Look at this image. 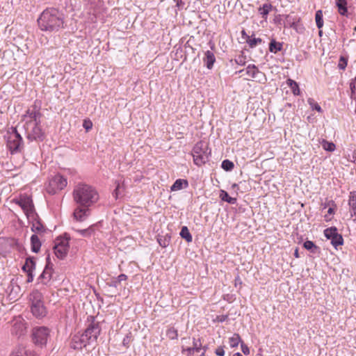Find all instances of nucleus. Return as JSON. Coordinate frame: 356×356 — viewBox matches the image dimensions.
Wrapping results in <instances>:
<instances>
[{"label":"nucleus","instance_id":"obj_1","mask_svg":"<svg viewBox=\"0 0 356 356\" xmlns=\"http://www.w3.org/2000/svg\"><path fill=\"white\" fill-rule=\"evenodd\" d=\"M42 114L36 106L29 108L23 116L24 128L29 140H43L44 133L40 124Z\"/></svg>","mask_w":356,"mask_h":356},{"label":"nucleus","instance_id":"obj_2","mask_svg":"<svg viewBox=\"0 0 356 356\" xmlns=\"http://www.w3.org/2000/svg\"><path fill=\"white\" fill-rule=\"evenodd\" d=\"M38 24L42 31H58L65 28L64 16L56 8H47L40 14Z\"/></svg>","mask_w":356,"mask_h":356},{"label":"nucleus","instance_id":"obj_3","mask_svg":"<svg viewBox=\"0 0 356 356\" xmlns=\"http://www.w3.org/2000/svg\"><path fill=\"white\" fill-rule=\"evenodd\" d=\"M74 200L80 206L89 207L99 200L97 191L91 186L79 184L73 191Z\"/></svg>","mask_w":356,"mask_h":356},{"label":"nucleus","instance_id":"obj_4","mask_svg":"<svg viewBox=\"0 0 356 356\" xmlns=\"http://www.w3.org/2000/svg\"><path fill=\"white\" fill-rule=\"evenodd\" d=\"M209 144L204 141L197 143L193 148L192 156L193 162L197 166H201L209 161L211 156Z\"/></svg>","mask_w":356,"mask_h":356},{"label":"nucleus","instance_id":"obj_5","mask_svg":"<svg viewBox=\"0 0 356 356\" xmlns=\"http://www.w3.org/2000/svg\"><path fill=\"white\" fill-rule=\"evenodd\" d=\"M31 301V312L36 318H42L47 314V309L42 301V295L38 290L33 291L30 294Z\"/></svg>","mask_w":356,"mask_h":356},{"label":"nucleus","instance_id":"obj_6","mask_svg":"<svg viewBox=\"0 0 356 356\" xmlns=\"http://www.w3.org/2000/svg\"><path fill=\"white\" fill-rule=\"evenodd\" d=\"M13 202L19 206L29 220H35L37 214L31 197L27 195H22L14 199Z\"/></svg>","mask_w":356,"mask_h":356},{"label":"nucleus","instance_id":"obj_7","mask_svg":"<svg viewBox=\"0 0 356 356\" xmlns=\"http://www.w3.org/2000/svg\"><path fill=\"white\" fill-rule=\"evenodd\" d=\"M7 147L11 154L17 153L22 148V138L16 129H13L7 137Z\"/></svg>","mask_w":356,"mask_h":356},{"label":"nucleus","instance_id":"obj_8","mask_svg":"<svg viewBox=\"0 0 356 356\" xmlns=\"http://www.w3.org/2000/svg\"><path fill=\"white\" fill-rule=\"evenodd\" d=\"M20 245L18 241L15 238L0 237V254L6 257L10 254L13 250H19Z\"/></svg>","mask_w":356,"mask_h":356},{"label":"nucleus","instance_id":"obj_9","mask_svg":"<svg viewBox=\"0 0 356 356\" xmlns=\"http://www.w3.org/2000/svg\"><path fill=\"white\" fill-rule=\"evenodd\" d=\"M69 237H60L56 238L54 246V252L57 258L64 259L69 250Z\"/></svg>","mask_w":356,"mask_h":356},{"label":"nucleus","instance_id":"obj_10","mask_svg":"<svg viewBox=\"0 0 356 356\" xmlns=\"http://www.w3.org/2000/svg\"><path fill=\"white\" fill-rule=\"evenodd\" d=\"M67 184V179L57 174L50 179L47 191L49 194H55L66 187Z\"/></svg>","mask_w":356,"mask_h":356},{"label":"nucleus","instance_id":"obj_11","mask_svg":"<svg viewBox=\"0 0 356 356\" xmlns=\"http://www.w3.org/2000/svg\"><path fill=\"white\" fill-rule=\"evenodd\" d=\"M101 327L99 323L93 320L86 329L85 332L82 334L90 344L97 341V339L100 334Z\"/></svg>","mask_w":356,"mask_h":356},{"label":"nucleus","instance_id":"obj_12","mask_svg":"<svg viewBox=\"0 0 356 356\" xmlns=\"http://www.w3.org/2000/svg\"><path fill=\"white\" fill-rule=\"evenodd\" d=\"M49 337V330L45 327H35L33 330V340L37 345L43 346L47 343Z\"/></svg>","mask_w":356,"mask_h":356},{"label":"nucleus","instance_id":"obj_13","mask_svg":"<svg viewBox=\"0 0 356 356\" xmlns=\"http://www.w3.org/2000/svg\"><path fill=\"white\" fill-rule=\"evenodd\" d=\"M300 18L298 15L293 14L285 15L283 26L284 27L293 28L298 33H302L304 27L302 24L300 23Z\"/></svg>","mask_w":356,"mask_h":356},{"label":"nucleus","instance_id":"obj_14","mask_svg":"<svg viewBox=\"0 0 356 356\" xmlns=\"http://www.w3.org/2000/svg\"><path fill=\"white\" fill-rule=\"evenodd\" d=\"M324 234L327 239L331 241L332 245L335 248L342 245L343 243L342 236L338 233L337 229L334 227L325 229Z\"/></svg>","mask_w":356,"mask_h":356},{"label":"nucleus","instance_id":"obj_15","mask_svg":"<svg viewBox=\"0 0 356 356\" xmlns=\"http://www.w3.org/2000/svg\"><path fill=\"white\" fill-rule=\"evenodd\" d=\"M46 260V266L42 274L38 277V280L45 285L50 282L53 273V264L51 263L49 255L47 256Z\"/></svg>","mask_w":356,"mask_h":356},{"label":"nucleus","instance_id":"obj_16","mask_svg":"<svg viewBox=\"0 0 356 356\" xmlns=\"http://www.w3.org/2000/svg\"><path fill=\"white\" fill-rule=\"evenodd\" d=\"M88 345H90V343L88 341V338H86L82 334L74 335L70 343L71 348L74 350H81Z\"/></svg>","mask_w":356,"mask_h":356},{"label":"nucleus","instance_id":"obj_17","mask_svg":"<svg viewBox=\"0 0 356 356\" xmlns=\"http://www.w3.org/2000/svg\"><path fill=\"white\" fill-rule=\"evenodd\" d=\"M13 323L12 333L17 336L24 334L26 329L24 320L20 316H18L13 320Z\"/></svg>","mask_w":356,"mask_h":356},{"label":"nucleus","instance_id":"obj_18","mask_svg":"<svg viewBox=\"0 0 356 356\" xmlns=\"http://www.w3.org/2000/svg\"><path fill=\"white\" fill-rule=\"evenodd\" d=\"M89 209L81 208L80 207H78L76 209H75L73 213L74 219L80 222L84 221L89 216Z\"/></svg>","mask_w":356,"mask_h":356},{"label":"nucleus","instance_id":"obj_19","mask_svg":"<svg viewBox=\"0 0 356 356\" xmlns=\"http://www.w3.org/2000/svg\"><path fill=\"white\" fill-rule=\"evenodd\" d=\"M245 72V74L252 79H257L259 75H264L254 65H249L245 69L241 70L238 72Z\"/></svg>","mask_w":356,"mask_h":356},{"label":"nucleus","instance_id":"obj_20","mask_svg":"<svg viewBox=\"0 0 356 356\" xmlns=\"http://www.w3.org/2000/svg\"><path fill=\"white\" fill-rule=\"evenodd\" d=\"M204 63L209 70H211L213 67V64L216 62V57L214 54L208 50L204 53V57L203 58Z\"/></svg>","mask_w":356,"mask_h":356},{"label":"nucleus","instance_id":"obj_21","mask_svg":"<svg viewBox=\"0 0 356 356\" xmlns=\"http://www.w3.org/2000/svg\"><path fill=\"white\" fill-rule=\"evenodd\" d=\"M348 206L351 216L356 217V191H351L349 194Z\"/></svg>","mask_w":356,"mask_h":356},{"label":"nucleus","instance_id":"obj_22","mask_svg":"<svg viewBox=\"0 0 356 356\" xmlns=\"http://www.w3.org/2000/svg\"><path fill=\"white\" fill-rule=\"evenodd\" d=\"M188 186V182L186 179H178L172 185V186L170 187V190L172 191H177L181 190L183 188H186Z\"/></svg>","mask_w":356,"mask_h":356},{"label":"nucleus","instance_id":"obj_23","mask_svg":"<svg viewBox=\"0 0 356 356\" xmlns=\"http://www.w3.org/2000/svg\"><path fill=\"white\" fill-rule=\"evenodd\" d=\"M31 250L33 252H38L40 247L41 243L36 234H33L31 237Z\"/></svg>","mask_w":356,"mask_h":356},{"label":"nucleus","instance_id":"obj_24","mask_svg":"<svg viewBox=\"0 0 356 356\" xmlns=\"http://www.w3.org/2000/svg\"><path fill=\"white\" fill-rule=\"evenodd\" d=\"M283 48V43L276 42L275 40L273 39L269 44V51L272 53L276 54L281 51Z\"/></svg>","mask_w":356,"mask_h":356},{"label":"nucleus","instance_id":"obj_25","mask_svg":"<svg viewBox=\"0 0 356 356\" xmlns=\"http://www.w3.org/2000/svg\"><path fill=\"white\" fill-rule=\"evenodd\" d=\"M336 5L340 15L343 16L346 15L348 13L346 0H337Z\"/></svg>","mask_w":356,"mask_h":356},{"label":"nucleus","instance_id":"obj_26","mask_svg":"<svg viewBox=\"0 0 356 356\" xmlns=\"http://www.w3.org/2000/svg\"><path fill=\"white\" fill-rule=\"evenodd\" d=\"M219 197L222 201L232 204H235L237 202L236 198L229 197V194L224 190L220 191Z\"/></svg>","mask_w":356,"mask_h":356},{"label":"nucleus","instance_id":"obj_27","mask_svg":"<svg viewBox=\"0 0 356 356\" xmlns=\"http://www.w3.org/2000/svg\"><path fill=\"white\" fill-rule=\"evenodd\" d=\"M303 247L314 254L319 252L320 250V248L316 245L313 241L309 240L306 241L303 243Z\"/></svg>","mask_w":356,"mask_h":356},{"label":"nucleus","instance_id":"obj_28","mask_svg":"<svg viewBox=\"0 0 356 356\" xmlns=\"http://www.w3.org/2000/svg\"><path fill=\"white\" fill-rule=\"evenodd\" d=\"M286 83L290 87L293 95H300V88H299L298 84L297 83L296 81H295L291 79H289L286 80Z\"/></svg>","mask_w":356,"mask_h":356},{"label":"nucleus","instance_id":"obj_29","mask_svg":"<svg viewBox=\"0 0 356 356\" xmlns=\"http://www.w3.org/2000/svg\"><path fill=\"white\" fill-rule=\"evenodd\" d=\"M202 343L200 339H193V345L192 347H189L186 348V351L188 352L189 354H191L194 352H200L201 350Z\"/></svg>","mask_w":356,"mask_h":356},{"label":"nucleus","instance_id":"obj_30","mask_svg":"<svg viewBox=\"0 0 356 356\" xmlns=\"http://www.w3.org/2000/svg\"><path fill=\"white\" fill-rule=\"evenodd\" d=\"M321 144L323 149L330 152H334L336 149V146L334 143L329 142L325 139L321 140Z\"/></svg>","mask_w":356,"mask_h":356},{"label":"nucleus","instance_id":"obj_31","mask_svg":"<svg viewBox=\"0 0 356 356\" xmlns=\"http://www.w3.org/2000/svg\"><path fill=\"white\" fill-rule=\"evenodd\" d=\"M29 353L26 348L19 346L12 352L10 356H29Z\"/></svg>","mask_w":356,"mask_h":356},{"label":"nucleus","instance_id":"obj_32","mask_svg":"<svg viewBox=\"0 0 356 356\" xmlns=\"http://www.w3.org/2000/svg\"><path fill=\"white\" fill-rule=\"evenodd\" d=\"M273 6L270 3H264L262 7L259 8V13L264 18H266Z\"/></svg>","mask_w":356,"mask_h":356},{"label":"nucleus","instance_id":"obj_33","mask_svg":"<svg viewBox=\"0 0 356 356\" xmlns=\"http://www.w3.org/2000/svg\"><path fill=\"white\" fill-rule=\"evenodd\" d=\"M32 220L35 221V222H33V223H32V226H31L32 232H36V233H41V232H44V227L43 225L40 221L37 220L36 218L35 220Z\"/></svg>","mask_w":356,"mask_h":356},{"label":"nucleus","instance_id":"obj_34","mask_svg":"<svg viewBox=\"0 0 356 356\" xmlns=\"http://www.w3.org/2000/svg\"><path fill=\"white\" fill-rule=\"evenodd\" d=\"M180 236L184 238L188 243L191 242L193 240L192 235L191 234L187 227L184 226L180 232Z\"/></svg>","mask_w":356,"mask_h":356},{"label":"nucleus","instance_id":"obj_35","mask_svg":"<svg viewBox=\"0 0 356 356\" xmlns=\"http://www.w3.org/2000/svg\"><path fill=\"white\" fill-rule=\"evenodd\" d=\"M240 342H242L241 337L236 333L234 334L233 336L229 339V343L232 348L237 347Z\"/></svg>","mask_w":356,"mask_h":356},{"label":"nucleus","instance_id":"obj_36","mask_svg":"<svg viewBox=\"0 0 356 356\" xmlns=\"http://www.w3.org/2000/svg\"><path fill=\"white\" fill-rule=\"evenodd\" d=\"M315 20L318 29H321L323 26V12L321 10H318L316 12Z\"/></svg>","mask_w":356,"mask_h":356},{"label":"nucleus","instance_id":"obj_37","mask_svg":"<svg viewBox=\"0 0 356 356\" xmlns=\"http://www.w3.org/2000/svg\"><path fill=\"white\" fill-rule=\"evenodd\" d=\"M35 268V263L33 258L29 257L26 259L25 264L22 267L24 270H33Z\"/></svg>","mask_w":356,"mask_h":356},{"label":"nucleus","instance_id":"obj_38","mask_svg":"<svg viewBox=\"0 0 356 356\" xmlns=\"http://www.w3.org/2000/svg\"><path fill=\"white\" fill-rule=\"evenodd\" d=\"M253 35L249 38L246 42L250 48H254L259 44L262 42V40L259 38H252Z\"/></svg>","mask_w":356,"mask_h":356},{"label":"nucleus","instance_id":"obj_39","mask_svg":"<svg viewBox=\"0 0 356 356\" xmlns=\"http://www.w3.org/2000/svg\"><path fill=\"white\" fill-rule=\"evenodd\" d=\"M307 102L312 110H316L319 113H322L323 111H322L321 107L316 102H315V100L314 99L309 98L307 99Z\"/></svg>","mask_w":356,"mask_h":356},{"label":"nucleus","instance_id":"obj_40","mask_svg":"<svg viewBox=\"0 0 356 356\" xmlns=\"http://www.w3.org/2000/svg\"><path fill=\"white\" fill-rule=\"evenodd\" d=\"M221 167L226 171H231L234 168V164L232 161L225 159L222 162Z\"/></svg>","mask_w":356,"mask_h":356},{"label":"nucleus","instance_id":"obj_41","mask_svg":"<svg viewBox=\"0 0 356 356\" xmlns=\"http://www.w3.org/2000/svg\"><path fill=\"white\" fill-rule=\"evenodd\" d=\"M348 64V58L343 56H341L338 63V67L340 70H344Z\"/></svg>","mask_w":356,"mask_h":356},{"label":"nucleus","instance_id":"obj_42","mask_svg":"<svg viewBox=\"0 0 356 356\" xmlns=\"http://www.w3.org/2000/svg\"><path fill=\"white\" fill-rule=\"evenodd\" d=\"M167 336L170 339H175L177 338V331L174 327H170L166 332Z\"/></svg>","mask_w":356,"mask_h":356},{"label":"nucleus","instance_id":"obj_43","mask_svg":"<svg viewBox=\"0 0 356 356\" xmlns=\"http://www.w3.org/2000/svg\"><path fill=\"white\" fill-rule=\"evenodd\" d=\"M115 184H116V187L113 193V195L115 197V199L117 200V199H118L120 195H121V191H120L121 186H120V183L119 181H115Z\"/></svg>","mask_w":356,"mask_h":356},{"label":"nucleus","instance_id":"obj_44","mask_svg":"<svg viewBox=\"0 0 356 356\" xmlns=\"http://www.w3.org/2000/svg\"><path fill=\"white\" fill-rule=\"evenodd\" d=\"M83 127L87 131H88L92 129V123L90 120H85L83 123Z\"/></svg>","mask_w":356,"mask_h":356},{"label":"nucleus","instance_id":"obj_45","mask_svg":"<svg viewBox=\"0 0 356 356\" xmlns=\"http://www.w3.org/2000/svg\"><path fill=\"white\" fill-rule=\"evenodd\" d=\"M78 232H79L82 236H88L90 235L91 232H92V228H88L84 229H79L77 230Z\"/></svg>","mask_w":356,"mask_h":356},{"label":"nucleus","instance_id":"obj_46","mask_svg":"<svg viewBox=\"0 0 356 356\" xmlns=\"http://www.w3.org/2000/svg\"><path fill=\"white\" fill-rule=\"evenodd\" d=\"M275 22L280 25H283V22L284 21V15H278L275 18Z\"/></svg>","mask_w":356,"mask_h":356},{"label":"nucleus","instance_id":"obj_47","mask_svg":"<svg viewBox=\"0 0 356 356\" xmlns=\"http://www.w3.org/2000/svg\"><path fill=\"white\" fill-rule=\"evenodd\" d=\"M215 353L218 356H224L225 355V350H224L223 347H222V346L218 347L216 349V350H215Z\"/></svg>","mask_w":356,"mask_h":356},{"label":"nucleus","instance_id":"obj_48","mask_svg":"<svg viewBox=\"0 0 356 356\" xmlns=\"http://www.w3.org/2000/svg\"><path fill=\"white\" fill-rule=\"evenodd\" d=\"M241 347L242 352L245 355H249L250 354V349H249V348L248 347L247 345H245V343L241 342Z\"/></svg>","mask_w":356,"mask_h":356},{"label":"nucleus","instance_id":"obj_49","mask_svg":"<svg viewBox=\"0 0 356 356\" xmlns=\"http://www.w3.org/2000/svg\"><path fill=\"white\" fill-rule=\"evenodd\" d=\"M227 318H228L227 315H220V316H216V321L218 322H220V323L225 321L226 320H227Z\"/></svg>","mask_w":356,"mask_h":356},{"label":"nucleus","instance_id":"obj_50","mask_svg":"<svg viewBox=\"0 0 356 356\" xmlns=\"http://www.w3.org/2000/svg\"><path fill=\"white\" fill-rule=\"evenodd\" d=\"M28 274L27 282H31L33 280V270H25Z\"/></svg>","mask_w":356,"mask_h":356},{"label":"nucleus","instance_id":"obj_51","mask_svg":"<svg viewBox=\"0 0 356 356\" xmlns=\"http://www.w3.org/2000/svg\"><path fill=\"white\" fill-rule=\"evenodd\" d=\"M235 61L237 64L243 65H245V59L243 56H239L238 58L235 59Z\"/></svg>","mask_w":356,"mask_h":356},{"label":"nucleus","instance_id":"obj_52","mask_svg":"<svg viewBox=\"0 0 356 356\" xmlns=\"http://www.w3.org/2000/svg\"><path fill=\"white\" fill-rule=\"evenodd\" d=\"M241 37L247 42L250 36L248 35L245 31L243 29L241 31Z\"/></svg>","mask_w":356,"mask_h":356},{"label":"nucleus","instance_id":"obj_53","mask_svg":"<svg viewBox=\"0 0 356 356\" xmlns=\"http://www.w3.org/2000/svg\"><path fill=\"white\" fill-rule=\"evenodd\" d=\"M127 279V276L126 275L120 274L118 277V282H122V281H125Z\"/></svg>","mask_w":356,"mask_h":356},{"label":"nucleus","instance_id":"obj_54","mask_svg":"<svg viewBox=\"0 0 356 356\" xmlns=\"http://www.w3.org/2000/svg\"><path fill=\"white\" fill-rule=\"evenodd\" d=\"M234 284H235L236 286H237L238 285H241L242 284V281H241V278L239 277V276H237L234 279Z\"/></svg>","mask_w":356,"mask_h":356},{"label":"nucleus","instance_id":"obj_55","mask_svg":"<svg viewBox=\"0 0 356 356\" xmlns=\"http://www.w3.org/2000/svg\"><path fill=\"white\" fill-rule=\"evenodd\" d=\"M185 5V2L184 0H177V6L179 8H182Z\"/></svg>","mask_w":356,"mask_h":356},{"label":"nucleus","instance_id":"obj_56","mask_svg":"<svg viewBox=\"0 0 356 356\" xmlns=\"http://www.w3.org/2000/svg\"><path fill=\"white\" fill-rule=\"evenodd\" d=\"M129 342H130V337H129L128 335H127V336L124 338V339H123V341H122L123 345H124V346H127V345H128V344H129Z\"/></svg>","mask_w":356,"mask_h":356},{"label":"nucleus","instance_id":"obj_57","mask_svg":"<svg viewBox=\"0 0 356 356\" xmlns=\"http://www.w3.org/2000/svg\"><path fill=\"white\" fill-rule=\"evenodd\" d=\"M351 160H356V152L353 151L352 153V159H350V161Z\"/></svg>","mask_w":356,"mask_h":356},{"label":"nucleus","instance_id":"obj_58","mask_svg":"<svg viewBox=\"0 0 356 356\" xmlns=\"http://www.w3.org/2000/svg\"><path fill=\"white\" fill-rule=\"evenodd\" d=\"M294 256L296 258H299L300 255H299V253H298V249L296 248L295 250V252H294Z\"/></svg>","mask_w":356,"mask_h":356},{"label":"nucleus","instance_id":"obj_59","mask_svg":"<svg viewBox=\"0 0 356 356\" xmlns=\"http://www.w3.org/2000/svg\"><path fill=\"white\" fill-rule=\"evenodd\" d=\"M334 212V209L332 208H329L327 213L332 214Z\"/></svg>","mask_w":356,"mask_h":356},{"label":"nucleus","instance_id":"obj_60","mask_svg":"<svg viewBox=\"0 0 356 356\" xmlns=\"http://www.w3.org/2000/svg\"><path fill=\"white\" fill-rule=\"evenodd\" d=\"M233 356H243L240 353H236L233 355Z\"/></svg>","mask_w":356,"mask_h":356},{"label":"nucleus","instance_id":"obj_61","mask_svg":"<svg viewBox=\"0 0 356 356\" xmlns=\"http://www.w3.org/2000/svg\"><path fill=\"white\" fill-rule=\"evenodd\" d=\"M318 35H319V36H322V35H323V31H322L321 30H319V31H318Z\"/></svg>","mask_w":356,"mask_h":356},{"label":"nucleus","instance_id":"obj_62","mask_svg":"<svg viewBox=\"0 0 356 356\" xmlns=\"http://www.w3.org/2000/svg\"><path fill=\"white\" fill-rule=\"evenodd\" d=\"M159 244L163 246V247H165L166 246V244L164 243V244H162L161 241H159Z\"/></svg>","mask_w":356,"mask_h":356},{"label":"nucleus","instance_id":"obj_63","mask_svg":"<svg viewBox=\"0 0 356 356\" xmlns=\"http://www.w3.org/2000/svg\"><path fill=\"white\" fill-rule=\"evenodd\" d=\"M350 88H351V89H353V88H355V85L353 83H350Z\"/></svg>","mask_w":356,"mask_h":356},{"label":"nucleus","instance_id":"obj_64","mask_svg":"<svg viewBox=\"0 0 356 356\" xmlns=\"http://www.w3.org/2000/svg\"><path fill=\"white\" fill-rule=\"evenodd\" d=\"M355 31H356V26H355Z\"/></svg>","mask_w":356,"mask_h":356}]
</instances>
